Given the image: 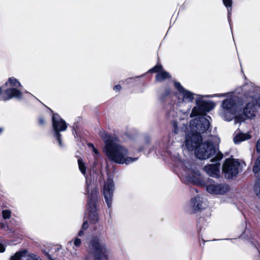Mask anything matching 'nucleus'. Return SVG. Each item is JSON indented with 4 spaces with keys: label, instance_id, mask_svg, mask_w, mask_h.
Wrapping results in <instances>:
<instances>
[{
    "label": "nucleus",
    "instance_id": "2",
    "mask_svg": "<svg viewBox=\"0 0 260 260\" xmlns=\"http://www.w3.org/2000/svg\"><path fill=\"white\" fill-rule=\"evenodd\" d=\"M99 136L105 143L104 151L110 160L117 164L128 165L137 159L136 157L128 156V149L116 137L103 130L100 131Z\"/></svg>",
    "mask_w": 260,
    "mask_h": 260
},
{
    "label": "nucleus",
    "instance_id": "18",
    "mask_svg": "<svg viewBox=\"0 0 260 260\" xmlns=\"http://www.w3.org/2000/svg\"><path fill=\"white\" fill-rule=\"evenodd\" d=\"M169 74L164 71H161L158 73L156 76V80L158 82H161L165 79L170 78Z\"/></svg>",
    "mask_w": 260,
    "mask_h": 260
},
{
    "label": "nucleus",
    "instance_id": "32",
    "mask_svg": "<svg viewBox=\"0 0 260 260\" xmlns=\"http://www.w3.org/2000/svg\"><path fill=\"white\" fill-rule=\"evenodd\" d=\"M174 127V133L175 134H178L179 133V129L177 127V125L176 122L173 123Z\"/></svg>",
    "mask_w": 260,
    "mask_h": 260
},
{
    "label": "nucleus",
    "instance_id": "19",
    "mask_svg": "<svg viewBox=\"0 0 260 260\" xmlns=\"http://www.w3.org/2000/svg\"><path fill=\"white\" fill-rule=\"evenodd\" d=\"M24 257H26V251H19L12 256L10 260H23Z\"/></svg>",
    "mask_w": 260,
    "mask_h": 260
},
{
    "label": "nucleus",
    "instance_id": "7",
    "mask_svg": "<svg viewBox=\"0 0 260 260\" xmlns=\"http://www.w3.org/2000/svg\"><path fill=\"white\" fill-rule=\"evenodd\" d=\"M6 86L10 87L5 91L6 96L4 97V100H8L13 98L20 99L22 96V92L16 88L21 87V83L14 77L9 78L8 81L5 83Z\"/></svg>",
    "mask_w": 260,
    "mask_h": 260
},
{
    "label": "nucleus",
    "instance_id": "38",
    "mask_svg": "<svg viewBox=\"0 0 260 260\" xmlns=\"http://www.w3.org/2000/svg\"><path fill=\"white\" fill-rule=\"evenodd\" d=\"M92 149V151L95 154H99V151L98 150L94 147H93V148Z\"/></svg>",
    "mask_w": 260,
    "mask_h": 260
},
{
    "label": "nucleus",
    "instance_id": "8",
    "mask_svg": "<svg viewBox=\"0 0 260 260\" xmlns=\"http://www.w3.org/2000/svg\"><path fill=\"white\" fill-rule=\"evenodd\" d=\"M248 98L249 101L243 109V114L246 118H252L255 116L257 107H260V95L252 93Z\"/></svg>",
    "mask_w": 260,
    "mask_h": 260
},
{
    "label": "nucleus",
    "instance_id": "16",
    "mask_svg": "<svg viewBox=\"0 0 260 260\" xmlns=\"http://www.w3.org/2000/svg\"><path fill=\"white\" fill-rule=\"evenodd\" d=\"M253 172L256 178V180H260V155L254 164Z\"/></svg>",
    "mask_w": 260,
    "mask_h": 260
},
{
    "label": "nucleus",
    "instance_id": "42",
    "mask_svg": "<svg viewBox=\"0 0 260 260\" xmlns=\"http://www.w3.org/2000/svg\"><path fill=\"white\" fill-rule=\"evenodd\" d=\"M4 128L3 127H0V134L3 132Z\"/></svg>",
    "mask_w": 260,
    "mask_h": 260
},
{
    "label": "nucleus",
    "instance_id": "22",
    "mask_svg": "<svg viewBox=\"0 0 260 260\" xmlns=\"http://www.w3.org/2000/svg\"><path fill=\"white\" fill-rule=\"evenodd\" d=\"M24 260H41V259L37 255L31 253L27 254L26 251V257H24Z\"/></svg>",
    "mask_w": 260,
    "mask_h": 260
},
{
    "label": "nucleus",
    "instance_id": "36",
    "mask_svg": "<svg viewBox=\"0 0 260 260\" xmlns=\"http://www.w3.org/2000/svg\"><path fill=\"white\" fill-rule=\"evenodd\" d=\"M226 93H222V94H214L212 95V97L213 96H218V97H221V96H226Z\"/></svg>",
    "mask_w": 260,
    "mask_h": 260
},
{
    "label": "nucleus",
    "instance_id": "12",
    "mask_svg": "<svg viewBox=\"0 0 260 260\" xmlns=\"http://www.w3.org/2000/svg\"><path fill=\"white\" fill-rule=\"evenodd\" d=\"M206 190L211 194H224L229 191V186L224 183H218L210 180L206 185Z\"/></svg>",
    "mask_w": 260,
    "mask_h": 260
},
{
    "label": "nucleus",
    "instance_id": "14",
    "mask_svg": "<svg viewBox=\"0 0 260 260\" xmlns=\"http://www.w3.org/2000/svg\"><path fill=\"white\" fill-rule=\"evenodd\" d=\"M220 164L216 162L214 164L206 165L204 167L205 171L210 176L217 178L219 176Z\"/></svg>",
    "mask_w": 260,
    "mask_h": 260
},
{
    "label": "nucleus",
    "instance_id": "20",
    "mask_svg": "<svg viewBox=\"0 0 260 260\" xmlns=\"http://www.w3.org/2000/svg\"><path fill=\"white\" fill-rule=\"evenodd\" d=\"M223 3L224 6L227 8L228 11V16L229 18L230 17L232 12V0H223ZM229 21H230V20L229 19Z\"/></svg>",
    "mask_w": 260,
    "mask_h": 260
},
{
    "label": "nucleus",
    "instance_id": "5",
    "mask_svg": "<svg viewBox=\"0 0 260 260\" xmlns=\"http://www.w3.org/2000/svg\"><path fill=\"white\" fill-rule=\"evenodd\" d=\"M108 252L103 242L98 239H94L91 241L88 254L83 260H107Z\"/></svg>",
    "mask_w": 260,
    "mask_h": 260
},
{
    "label": "nucleus",
    "instance_id": "35",
    "mask_svg": "<svg viewBox=\"0 0 260 260\" xmlns=\"http://www.w3.org/2000/svg\"><path fill=\"white\" fill-rule=\"evenodd\" d=\"M39 122L40 125H44L45 124V120L44 118L42 117H40L39 119Z\"/></svg>",
    "mask_w": 260,
    "mask_h": 260
},
{
    "label": "nucleus",
    "instance_id": "41",
    "mask_svg": "<svg viewBox=\"0 0 260 260\" xmlns=\"http://www.w3.org/2000/svg\"><path fill=\"white\" fill-rule=\"evenodd\" d=\"M88 145L89 147H91L92 148V149L93 148V147H94L93 145L91 143L88 144Z\"/></svg>",
    "mask_w": 260,
    "mask_h": 260
},
{
    "label": "nucleus",
    "instance_id": "13",
    "mask_svg": "<svg viewBox=\"0 0 260 260\" xmlns=\"http://www.w3.org/2000/svg\"><path fill=\"white\" fill-rule=\"evenodd\" d=\"M114 190L113 181L112 179H109L105 183L103 189L104 198L109 208L111 206Z\"/></svg>",
    "mask_w": 260,
    "mask_h": 260
},
{
    "label": "nucleus",
    "instance_id": "17",
    "mask_svg": "<svg viewBox=\"0 0 260 260\" xmlns=\"http://www.w3.org/2000/svg\"><path fill=\"white\" fill-rule=\"evenodd\" d=\"M251 138V136L248 134H239L237 135L233 139L234 142L236 144H239L241 142L248 140Z\"/></svg>",
    "mask_w": 260,
    "mask_h": 260
},
{
    "label": "nucleus",
    "instance_id": "27",
    "mask_svg": "<svg viewBox=\"0 0 260 260\" xmlns=\"http://www.w3.org/2000/svg\"><path fill=\"white\" fill-rule=\"evenodd\" d=\"M74 244L76 247H79L80 246L81 244V241L79 238H76L74 241Z\"/></svg>",
    "mask_w": 260,
    "mask_h": 260
},
{
    "label": "nucleus",
    "instance_id": "39",
    "mask_svg": "<svg viewBox=\"0 0 260 260\" xmlns=\"http://www.w3.org/2000/svg\"><path fill=\"white\" fill-rule=\"evenodd\" d=\"M83 230H80L79 232V233H78V236H79L81 237V236H82L83 235L84 233H83Z\"/></svg>",
    "mask_w": 260,
    "mask_h": 260
},
{
    "label": "nucleus",
    "instance_id": "4",
    "mask_svg": "<svg viewBox=\"0 0 260 260\" xmlns=\"http://www.w3.org/2000/svg\"><path fill=\"white\" fill-rule=\"evenodd\" d=\"M174 86L178 90L177 105L179 110L183 114H187L190 110L191 103L194 99V94L185 89L179 82H175Z\"/></svg>",
    "mask_w": 260,
    "mask_h": 260
},
{
    "label": "nucleus",
    "instance_id": "15",
    "mask_svg": "<svg viewBox=\"0 0 260 260\" xmlns=\"http://www.w3.org/2000/svg\"><path fill=\"white\" fill-rule=\"evenodd\" d=\"M190 204L192 210L194 213L204 208L203 199L200 196H197L192 199Z\"/></svg>",
    "mask_w": 260,
    "mask_h": 260
},
{
    "label": "nucleus",
    "instance_id": "29",
    "mask_svg": "<svg viewBox=\"0 0 260 260\" xmlns=\"http://www.w3.org/2000/svg\"><path fill=\"white\" fill-rule=\"evenodd\" d=\"M183 165L184 166L185 168H186L187 170H190L192 168H191V165L189 164V162H184L183 164Z\"/></svg>",
    "mask_w": 260,
    "mask_h": 260
},
{
    "label": "nucleus",
    "instance_id": "31",
    "mask_svg": "<svg viewBox=\"0 0 260 260\" xmlns=\"http://www.w3.org/2000/svg\"><path fill=\"white\" fill-rule=\"evenodd\" d=\"M43 253H44L45 255L46 256L48 260H55L52 257L51 255L48 253V252L43 251Z\"/></svg>",
    "mask_w": 260,
    "mask_h": 260
},
{
    "label": "nucleus",
    "instance_id": "45",
    "mask_svg": "<svg viewBox=\"0 0 260 260\" xmlns=\"http://www.w3.org/2000/svg\"><path fill=\"white\" fill-rule=\"evenodd\" d=\"M208 118H209V119H211L210 116H208Z\"/></svg>",
    "mask_w": 260,
    "mask_h": 260
},
{
    "label": "nucleus",
    "instance_id": "3",
    "mask_svg": "<svg viewBox=\"0 0 260 260\" xmlns=\"http://www.w3.org/2000/svg\"><path fill=\"white\" fill-rule=\"evenodd\" d=\"M86 191L88 194L87 210L91 221L95 223L99 219L95 202L98 199L96 185L91 180L86 177Z\"/></svg>",
    "mask_w": 260,
    "mask_h": 260
},
{
    "label": "nucleus",
    "instance_id": "33",
    "mask_svg": "<svg viewBox=\"0 0 260 260\" xmlns=\"http://www.w3.org/2000/svg\"><path fill=\"white\" fill-rule=\"evenodd\" d=\"M120 89L121 86L119 84L115 85L113 88L114 90L116 91H119L120 90Z\"/></svg>",
    "mask_w": 260,
    "mask_h": 260
},
{
    "label": "nucleus",
    "instance_id": "43",
    "mask_svg": "<svg viewBox=\"0 0 260 260\" xmlns=\"http://www.w3.org/2000/svg\"><path fill=\"white\" fill-rule=\"evenodd\" d=\"M1 91H2V88L0 87V93H1Z\"/></svg>",
    "mask_w": 260,
    "mask_h": 260
},
{
    "label": "nucleus",
    "instance_id": "30",
    "mask_svg": "<svg viewBox=\"0 0 260 260\" xmlns=\"http://www.w3.org/2000/svg\"><path fill=\"white\" fill-rule=\"evenodd\" d=\"M256 148L257 152H260V138L257 141Z\"/></svg>",
    "mask_w": 260,
    "mask_h": 260
},
{
    "label": "nucleus",
    "instance_id": "21",
    "mask_svg": "<svg viewBox=\"0 0 260 260\" xmlns=\"http://www.w3.org/2000/svg\"><path fill=\"white\" fill-rule=\"evenodd\" d=\"M78 164L79 170H80L82 174H83L85 176L86 168L83 160L81 158L79 159L78 160Z\"/></svg>",
    "mask_w": 260,
    "mask_h": 260
},
{
    "label": "nucleus",
    "instance_id": "11",
    "mask_svg": "<svg viewBox=\"0 0 260 260\" xmlns=\"http://www.w3.org/2000/svg\"><path fill=\"white\" fill-rule=\"evenodd\" d=\"M196 102L197 106L194 107L192 110L190 115L191 117L203 115L211 110L214 107L213 103L204 101L200 99H196Z\"/></svg>",
    "mask_w": 260,
    "mask_h": 260
},
{
    "label": "nucleus",
    "instance_id": "40",
    "mask_svg": "<svg viewBox=\"0 0 260 260\" xmlns=\"http://www.w3.org/2000/svg\"><path fill=\"white\" fill-rule=\"evenodd\" d=\"M239 121H240L239 118L238 117H236V118L235 119V123H236L239 122Z\"/></svg>",
    "mask_w": 260,
    "mask_h": 260
},
{
    "label": "nucleus",
    "instance_id": "37",
    "mask_svg": "<svg viewBox=\"0 0 260 260\" xmlns=\"http://www.w3.org/2000/svg\"><path fill=\"white\" fill-rule=\"evenodd\" d=\"M169 118L170 119L171 117H174V112L171 111L168 114Z\"/></svg>",
    "mask_w": 260,
    "mask_h": 260
},
{
    "label": "nucleus",
    "instance_id": "1",
    "mask_svg": "<svg viewBox=\"0 0 260 260\" xmlns=\"http://www.w3.org/2000/svg\"><path fill=\"white\" fill-rule=\"evenodd\" d=\"M209 119L204 117H199L192 120L188 128V133L186 136L185 144L189 150H195L197 157L200 159L208 158L216 153L213 144L206 141L200 143L202 140L201 133L206 132L210 128Z\"/></svg>",
    "mask_w": 260,
    "mask_h": 260
},
{
    "label": "nucleus",
    "instance_id": "44",
    "mask_svg": "<svg viewBox=\"0 0 260 260\" xmlns=\"http://www.w3.org/2000/svg\"><path fill=\"white\" fill-rule=\"evenodd\" d=\"M169 93H170V91H169V90H168V91H167V94H169Z\"/></svg>",
    "mask_w": 260,
    "mask_h": 260
},
{
    "label": "nucleus",
    "instance_id": "23",
    "mask_svg": "<svg viewBox=\"0 0 260 260\" xmlns=\"http://www.w3.org/2000/svg\"><path fill=\"white\" fill-rule=\"evenodd\" d=\"M254 191L257 196L260 198V180L255 181Z\"/></svg>",
    "mask_w": 260,
    "mask_h": 260
},
{
    "label": "nucleus",
    "instance_id": "34",
    "mask_svg": "<svg viewBox=\"0 0 260 260\" xmlns=\"http://www.w3.org/2000/svg\"><path fill=\"white\" fill-rule=\"evenodd\" d=\"M5 251V246L0 243V252H4Z\"/></svg>",
    "mask_w": 260,
    "mask_h": 260
},
{
    "label": "nucleus",
    "instance_id": "6",
    "mask_svg": "<svg viewBox=\"0 0 260 260\" xmlns=\"http://www.w3.org/2000/svg\"><path fill=\"white\" fill-rule=\"evenodd\" d=\"M221 116L227 121L232 120L236 116L237 106L235 101L231 98L226 99L221 104Z\"/></svg>",
    "mask_w": 260,
    "mask_h": 260
},
{
    "label": "nucleus",
    "instance_id": "24",
    "mask_svg": "<svg viewBox=\"0 0 260 260\" xmlns=\"http://www.w3.org/2000/svg\"><path fill=\"white\" fill-rule=\"evenodd\" d=\"M3 217L5 219H9L11 216V212L8 210H4L2 211Z\"/></svg>",
    "mask_w": 260,
    "mask_h": 260
},
{
    "label": "nucleus",
    "instance_id": "9",
    "mask_svg": "<svg viewBox=\"0 0 260 260\" xmlns=\"http://www.w3.org/2000/svg\"><path fill=\"white\" fill-rule=\"evenodd\" d=\"M53 128L54 132V137L58 141L59 146L62 147L60 132H63L66 130L67 128V124L58 114H54L52 118Z\"/></svg>",
    "mask_w": 260,
    "mask_h": 260
},
{
    "label": "nucleus",
    "instance_id": "10",
    "mask_svg": "<svg viewBox=\"0 0 260 260\" xmlns=\"http://www.w3.org/2000/svg\"><path fill=\"white\" fill-rule=\"evenodd\" d=\"M239 165V162L234 159H225L222 166V172L224 173L225 177L230 179L236 176L238 174Z\"/></svg>",
    "mask_w": 260,
    "mask_h": 260
},
{
    "label": "nucleus",
    "instance_id": "26",
    "mask_svg": "<svg viewBox=\"0 0 260 260\" xmlns=\"http://www.w3.org/2000/svg\"><path fill=\"white\" fill-rule=\"evenodd\" d=\"M223 157V155L220 152H218L214 158H213L211 161H213V159H215L216 161H218L219 160H221Z\"/></svg>",
    "mask_w": 260,
    "mask_h": 260
},
{
    "label": "nucleus",
    "instance_id": "25",
    "mask_svg": "<svg viewBox=\"0 0 260 260\" xmlns=\"http://www.w3.org/2000/svg\"><path fill=\"white\" fill-rule=\"evenodd\" d=\"M162 67L161 65H157L151 70H149V72L151 73H155L158 72L161 70Z\"/></svg>",
    "mask_w": 260,
    "mask_h": 260
},
{
    "label": "nucleus",
    "instance_id": "28",
    "mask_svg": "<svg viewBox=\"0 0 260 260\" xmlns=\"http://www.w3.org/2000/svg\"><path fill=\"white\" fill-rule=\"evenodd\" d=\"M88 222L87 221H84L82 226V229L84 230H86L88 229Z\"/></svg>",
    "mask_w": 260,
    "mask_h": 260
}]
</instances>
